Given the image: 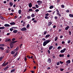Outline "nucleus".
Segmentation results:
<instances>
[{
  "label": "nucleus",
  "mask_w": 73,
  "mask_h": 73,
  "mask_svg": "<svg viewBox=\"0 0 73 73\" xmlns=\"http://www.w3.org/2000/svg\"><path fill=\"white\" fill-rule=\"evenodd\" d=\"M50 40H45L43 42V46H45L47 44H48L49 42H50Z\"/></svg>",
  "instance_id": "f257e3e1"
},
{
  "label": "nucleus",
  "mask_w": 73,
  "mask_h": 73,
  "mask_svg": "<svg viewBox=\"0 0 73 73\" xmlns=\"http://www.w3.org/2000/svg\"><path fill=\"white\" fill-rule=\"evenodd\" d=\"M17 42V41H16L11 42L10 44V46L11 47V48H12L13 47V45L14 43H16V42Z\"/></svg>",
  "instance_id": "f03ea898"
},
{
  "label": "nucleus",
  "mask_w": 73,
  "mask_h": 73,
  "mask_svg": "<svg viewBox=\"0 0 73 73\" xmlns=\"http://www.w3.org/2000/svg\"><path fill=\"white\" fill-rule=\"evenodd\" d=\"M65 50H66V48H64V49L61 50L60 51V53H64L65 52Z\"/></svg>",
  "instance_id": "7ed1b4c3"
},
{
  "label": "nucleus",
  "mask_w": 73,
  "mask_h": 73,
  "mask_svg": "<svg viewBox=\"0 0 73 73\" xmlns=\"http://www.w3.org/2000/svg\"><path fill=\"white\" fill-rule=\"evenodd\" d=\"M27 28L25 27H23L21 29V31H26Z\"/></svg>",
  "instance_id": "20e7f679"
},
{
  "label": "nucleus",
  "mask_w": 73,
  "mask_h": 73,
  "mask_svg": "<svg viewBox=\"0 0 73 73\" xmlns=\"http://www.w3.org/2000/svg\"><path fill=\"white\" fill-rule=\"evenodd\" d=\"M11 39L8 38H7L5 40V42H8V41H11Z\"/></svg>",
  "instance_id": "39448f33"
},
{
  "label": "nucleus",
  "mask_w": 73,
  "mask_h": 73,
  "mask_svg": "<svg viewBox=\"0 0 73 73\" xmlns=\"http://www.w3.org/2000/svg\"><path fill=\"white\" fill-rule=\"evenodd\" d=\"M52 22L51 21H48V26H50L51 25H52Z\"/></svg>",
  "instance_id": "423d86ee"
},
{
  "label": "nucleus",
  "mask_w": 73,
  "mask_h": 73,
  "mask_svg": "<svg viewBox=\"0 0 73 73\" xmlns=\"http://www.w3.org/2000/svg\"><path fill=\"white\" fill-rule=\"evenodd\" d=\"M7 64H8V62H7L6 63H3L2 64V66H6Z\"/></svg>",
  "instance_id": "0eeeda50"
},
{
  "label": "nucleus",
  "mask_w": 73,
  "mask_h": 73,
  "mask_svg": "<svg viewBox=\"0 0 73 73\" xmlns=\"http://www.w3.org/2000/svg\"><path fill=\"white\" fill-rule=\"evenodd\" d=\"M10 24L11 25H14L15 24V23L14 22H11L10 23Z\"/></svg>",
  "instance_id": "6e6552de"
},
{
  "label": "nucleus",
  "mask_w": 73,
  "mask_h": 73,
  "mask_svg": "<svg viewBox=\"0 0 73 73\" xmlns=\"http://www.w3.org/2000/svg\"><path fill=\"white\" fill-rule=\"evenodd\" d=\"M52 61L51 60V59L50 58H49L48 59L47 62H49V63H50Z\"/></svg>",
  "instance_id": "1a4fd4ad"
},
{
  "label": "nucleus",
  "mask_w": 73,
  "mask_h": 73,
  "mask_svg": "<svg viewBox=\"0 0 73 73\" xmlns=\"http://www.w3.org/2000/svg\"><path fill=\"white\" fill-rule=\"evenodd\" d=\"M18 32V31L17 30H15L13 31V32L14 33H16Z\"/></svg>",
  "instance_id": "9d476101"
},
{
  "label": "nucleus",
  "mask_w": 73,
  "mask_h": 73,
  "mask_svg": "<svg viewBox=\"0 0 73 73\" xmlns=\"http://www.w3.org/2000/svg\"><path fill=\"white\" fill-rule=\"evenodd\" d=\"M29 8H31L32 7V4L31 3H30L29 4Z\"/></svg>",
  "instance_id": "9b49d317"
},
{
  "label": "nucleus",
  "mask_w": 73,
  "mask_h": 73,
  "mask_svg": "<svg viewBox=\"0 0 73 73\" xmlns=\"http://www.w3.org/2000/svg\"><path fill=\"white\" fill-rule=\"evenodd\" d=\"M69 28H70V27L69 26H67L65 28V29L66 31H67V30H68V29Z\"/></svg>",
  "instance_id": "f8f14e48"
},
{
  "label": "nucleus",
  "mask_w": 73,
  "mask_h": 73,
  "mask_svg": "<svg viewBox=\"0 0 73 73\" xmlns=\"http://www.w3.org/2000/svg\"><path fill=\"white\" fill-rule=\"evenodd\" d=\"M66 62L68 64H70V60H68L66 61Z\"/></svg>",
  "instance_id": "ddd939ff"
},
{
  "label": "nucleus",
  "mask_w": 73,
  "mask_h": 73,
  "mask_svg": "<svg viewBox=\"0 0 73 73\" xmlns=\"http://www.w3.org/2000/svg\"><path fill=\"white\" fill-rule=\"evenodd\" d=\"M5 27H9L10 26V25L8 24H5L4 25Z\"/></svg>",
  "instance_id": "4468645a"
},
{
  "label": "nucleus",
  "mask_w": 73,
  "mask_h": 73,
  "mask_svg": "<svg viewBox=\"0 0 73 73\" xmlns=\"http://www.w3.org/2000/svg\"><path fill=\"white\" fill-rule=\"evenodd\" d=\"M53 48V46H50L49 48V50H50L51 49H52Z\"/></svg>",
  "instance_id": "2eb2a0df"
},
{
  "label": "nucleus",
  "mask_w": 73,
  "mask_h": 73,
  "mask_svg": "<svg viewBox=\"0 0 73 73\" xmlns=\"http://www.w3.org/2000/svg\"><path fill=\"white\" fill-rule=\"evenodd\" d=\"M9 67L8 66H7L6 67L4 68V70H7L8 69Z\"/></svg>",
  "instance_id": "dca6fc26"
},
{
  "label": "nucleus",
  "mask_w": 73,
  "mask_h": 73,
  "mask_svg": "<svg viewBox=\"0 0 73 73\" xmlns=\"http://www.w3.org/2000/svg\"><path fill=\"white\" fill-rule=\"evenodd\" d=\"M19 47H17L16 48L15 50L14 51L15 52H17V51L18 50H19Z\"/></svg>",
  "instance_id": "f3484780"
},
{
  "label": "nucleus",
  "mask_w": 73,
  "mask_h": 73,
  "mask_svg": "<svg viewBox=\"0 0 73 73\" xmlns=\"http://www.w3.org/2000/svg\"><path fill=\"white\" fill-rule=\"evenodd\" d=\"M54 8V6H51L49 7V8L50 9H53Z\"/></svg>",
  "instance_id": "a211bd4d"
},
{
  "label": "nucleus",
  "mask_w": 73,
  "mask_h": 73,
  "mask_svg": "<svg viewBox=\"0 0 73 73\" xmlns=\"http://www.w3.org/2000/svg\"><path fill=\"white\" fill-rule=\"evenodd\" d=\"M50 37V35H47L46 36L45 38H48V37Z\"/></svg>",
  "instance_id": "6ab92c4d"
},
{
  "label": "nucleus",
  "mask_w": 73,
  "mask_h": 73,
  "mask_svg": "<svg viewBox=\"0 0 73 73\" xmlns=\"http://www.w3.org/2000/svg\"><path fill=\"white\" fill-rule=\"evenodd\" d=\"M64 54H60L59 55V57H64Z\"/></svg>",
  "instance_id": "aec40b11"
},
{
  "label": "nucleus",
  "mask_w": 73,
  "mask_h": 73,
  "mask_svg": "<svg viewBox=\"0 0 73 73\" xmlns=\"http://www.w3.org/2000/svg\"><path fill=\"white\" fill-rule=\"evenodd\" d=\"M69 16L70 17H73V15L70 14L69 15Z\"/></svg>",
  "instance_id": "412c9836"
},
{
  "label": "nucleus",
  "mask_w": 73,
  "mask_h": 73,
  "mask_svg": "<svg viewBox=\"0 0 73 73\" xmlns=\"http://www.w3.org/2000/svg\"><path fill=\"white\" fill-rule=\"evenodd\" d=\"M5 29V27H0V29Z\"/></svg>",
  "instance_id": "4be33fe9"
},
{
  "label": "nucleus",
  "mask_w": 73,
  "mask_h": 73,
  "mask_svg": "<svg viewBox=\"0 0 73 73\" xmlns=\"http://www.w3.org/2000/svg\"><path fill=\"white\" fill-rule=\"evenodd\" d=\"M18 13L19 14H20H20H21V10H19L18 11Z\"/></svg>",
  "instance_id": "5701e85b"
},
{
  "label": "nucleus",
  "mask_w": 73,
  "mask_h": 73,
  "mask_svg": "<svg viewBox=\"0 0 73 73\" xmlns=\"http://www.w3.org/2000/svg\"><path fill=\"white\" fill-rule=\"evenodd\" d=\"M11 53L12 54H15V52L14 51H12L11 52Z\"/></svg>",
  "instance_id": "b1692460"
},
{
  "label": "nucleus",
  "mask_w": 73,
  "mask_h": 73,
  "mask_svg": "<svg viewBox=\"0 0 73 73\" xmlns=\"http://www.w3.org/2000/svg\"><path fill=\"white\" fill-rule=\"evenodd\" d=\"M0 49L2 50H4V48L0 46Z\"/></svg>",
  "instance_id": "393cba45"
},
{
  "label": "nucleus",
  "mask_w": 73,
  "mask_h": 73,
  "mask_svg": "<svg viewBox=\"0 0 73 73\" xmlns=\"http://www.w3.org/2000/svg\"><path fill=\"white\" fill-rule=\"evenodd\" d=\"M35 14H34L33 13H32L31 15V16L32 17H35Z\"/></svg>",
  "instance_id": "a878e982"
},
{
  "label": "nucleus",
  "mask_w": 73,
  "mask_h": 73,
  "mask_svg": "<svg viewBox=\"0 0 73 73\" xmlns=\"http://www.w3.org/2000/svg\"><path fill=\"white\" fill-rule=\"evenodd\" d=\"M56 15H58L60 17H61V14L60 13L56 14Z\"/></svg>",
  "instance_id": "bb28decb"
},
{
  "label": "nucleus",
  "mask_w": 73,
  "mask_h": 73,
  "mask_svg": "<svg viewBox=\"0 0 73 73\" xmlns=\"http://www.w3.org/2000/svg\"><path fill=\"white\" fill-rule=\"evenodd\" d=\"M15 71V69H13L11 71V73H13V72H14Z\"/></svg>",
  "instance_id": "cd10ccee"
},
{
  "label": "nucleus",
  "mask_w": 73,
  "mask_h": 73,
  "mask_svg": "<svg viewBox=\"0 0 73 73\" xmlns=\"http://www.w3.org/2000/svg\"><path fill=\"white\" fill-rule=\"evenodd\" d=\"M56 12H57L56 14L58 13H60V12H59V11H58V9H56Z\"/></svg>",
  "instance_id": "c85d7f7f"
},
{
  "label": "nucleus",
  "mask_w": 73,
  "mask_h": 73,
  "mask_svg": "<svg viewBox=\"0 0 73 73\" xmlns=\"http://www.w3.org/2000/svg\"><path fill=\"white\" fill-rule=\"evenodd\" d=\"M37 3H42V2L40 1H37Z\"/></svg>",
  "instance_id": "c756f323"
},
{
  "label": "nucleus",
  "mask_w": 73,
  "mask_h": 73,
  "mask_svg": "<svg viewBox=\"0 0 73 73\" xmlns=\"http://www.w3.org/2000/svg\"><path fill=\"white\" fill-rule=\"evenodd\" d=\"M58 38H57V37H55V39H54V40L55 41H57V40Z\"/></svg>",
  "instance_id": "7c9ffc66"
},
{
  "label": "nucleus",
  "mask_w": 73,
  "mask_h": 73,
  "mask_svg": "<svg viewBox=\"0 0 73 73\" xmlns=\"http://www.w3.org/2000/svg\"><path fill=\"white\" fill-rule=\"evenodd\" d=\"M17 53L18 52H17L14 55V57H16V56H17Z\"/></svg>",
  "instance_id": "2f4dec72"
},
{
  "label": "nucleus",
  "mask_w": 73,
  "mask_h": 73,
  "mask_svg": "<svg viewBox=\"0 0 73 73\" xmlns=\"http://www.w3.org/2000/svg\"><path fill=\"white\" fill-rule=\"evenodd\" d=\"M9 5H10L11 7H12V6L13 5V3L11 2H10L9 3Z\"/></svg>",
  "instance_id": "473e14b6"
},
{
  "label": "nucleus",
  "mask_w": 73,
  "mask_h": 73,
  "mask_svg": "<svg viewBox=\"0 0 73 73\" xmlns=\"http://www.w3.org/2000/svg\"><path fill=\"white\" fill-rule=\"evenodd\" d=\"M61 46H59L57 48L58 49H61Z\"/></svg>",
  "instance_id": "72a5a7b5"
},
{
  "label": "nucleus",
  "mask_w": 73,
  "mask_h": 73,
  "mask_svg": "<svg viewBox=\"0 0 73 73\" xmlns=\"http://www.w3.org/2000/svg\"><path fill=\"white\" fill-rule=\"evenodd\" d=\"M0 46H4V44H0Z\"/></svg>",
  "instance_id": "f704fd0d"
},
{
  "label": "nucleus",
  "mask_w": 73,
  "mask_h": 73,
  "mask_svg": "<svg viewBox=\"0 0 73 73\" xmlns=\"http://www.w3.org/2000/svg\"><path fill=\"white\" fill-rule=\"evenodd\" d=\"M35 11L36 12H38V11H39V9H36L35 10Z\"/></svg>",
  "instance_id": "c9c22d12"
},
{
  "label": "nucleus",
  "mask_w": 73,
  "mask_h": 73,
  "mask_svg": "<svg viewBox=\"0 0 73 73\" xmlns=\"http://www.w3.org/2000/svg\"><path fill=\"white\" fill-rule=\"evenodd\" d=\"M44 17L46 19H47V20H48V19H49V18H48V17L46 16H45Z\"/></svg>",
  "instance_id": "e433bc0d"
},
{
  "label": "nucleus",
  "mask_w": 73,
  "mask_h": 73,
  "mask_svg": "<svg viewBox=\"0 0 73 73\" xmlns=\"http://www.w3.org/2000/svg\"><path fill=\"white\" fill-rule=\"evenodd\" d=\"M31 17L30 16H28L27 17V19H31Z\"/></svg>",
  "instance_id": "4c0bfd02"
},
{
  "label": "nucleus",
  "mask_w": 73,
  "mask_h": 73,
  "mask_svg": "<svg viewBox=\"0 0 73 73\" xmlns=\"http://www.w3.org/2000/svg\"><path fill=\"white\" fill-rule=\"evenodd\" d=\"M12 28H14V29H17V27H12Z\"/></svg>",
  "instance_id": "58836bf2"
},
{
  "label": "nucleus",
  "mask_w": 73,
  "mask_h": 73,
  "mask_svg": "<svg viewBox=\"0 0 73 73\" xmlns=\"http://www.w3.org/2000/svg\"><path fill=\"white\" fill-rule=\"evenodd\" d=\"M29 11H31V12H32L33 11V10L32 9H29Z\"/></svg>",
  "instance_id": "ea45409f"
},
{
  "label": "nucleus",
  "mask_w": 73,
  "mask_h": 73,
  "mask_svg": "<svg viewBox=\"0 0 73 73\" xmlns=\"http://www.w3.org/2000/svg\"><path fill=\"white\" fill-rule=\"evenodd\" d=\"M29 24H28L27 25V28H29Z\"/></svg>",
  "instance_id": "a19ab883"
},
{
  "label": "nucleus",
  "mask_w": 73,
  "mask_h": 73,
  "mask_svg": "<svg viewBox=\"0 0 73 73\" xmlns=\"http://www.w3.org/2000/svg\"><path fill=\"white\" fill-rule=\"evenodd\" d=\"M35 7H36V8H38V5H36Z\"/></svg>",
  "instance_id": "79ce46f5"
},
{
  "label": "nucleus",
  "mask_w": 73,
  "mask_h": 73,
  "mask_svg": "<svg viewBox=\"0 0 73 73\" xmlns=\"http://www.w3.org/2000/svg\"><path fill=\"white\" fill-rule=\"evenodd\" d=\"M45 15L46 16H49V13H47Z\"/></svg>",
  "instance_id": "37998d69"
},
{
  "label": "nucleus",
  "mask_w": 73,
  "mask_h": 73,
  "mask_svg": "<svg viewBox=\"0 0 73 73\" xmlns=\"http://www.w3.org/2000/svg\"><path fill=\"white\" fill-rule=\"evenodd\" d=\"M13 30V28H11V29H10V31H12Z\"/></svg>",
  "instance_id": "c03bdc74"
},
{
  "label": "nucleus",
  "mask_w": 73,
  "mask_h": 73,
  "mask_svg": "<svg viewBox=\"0 0 73 73\" xmlns=\"http://www.w3.org/2000/svg\"><path fill=\"white\" fill-rule=\"evenodd\" d=\"M47 33V32H46V31H45L44 32V33L43 35H46V34Z\"/></svg>",
  "instance_id": "a18cd8bd"
},
{
  "label": "nucleus",
  "mask_w": 73,
  "mask_h": 73,
  "mask_svg": "<svg viewBox=\"0 0 73 73\" xmlns=\"http://www.w3.org/2000/svg\"><path fill=\"white\" fill-rule=\"evenodd\" d=\"M48 52L49 54H50V50H48Z\"/></svg>",
  "instance_id": "49530a36"
},
{
  "label": "nucleus",
  "mask_w": 73,
  "mask_h": 73,
  "mask_svg": "<svg viewBox=\"0 0 73 73\" xmlns=\"http://www.w3.org/2000/svg\"><path fill=\"white\" fill-rule=\"evenodd\" d=\"M52 12V11L51 10H49L47 12Z\"/></svg>",
  "instance_id": "de8ad7c7"
},
{
  "label": "nucleus",
  "mask_w": 73,
  "mask_h": 73,
  "mask_svg": "<svg viewBox=\"0 0 73 73\" xmlns=\"http://www.w3.org/2000/svg\"><path fill=\"white\" fill-rule=\"evenodd\" d=\"M56 64L57 65H60V62H57Z\"/></svg>",
  "instance_id": "09e8293b"
},
{
  "label": "nucleus",
  "mask_w": 73,
  "mask_h": 73,
  "mask_svg": "<svg viewBox=\"0 0 73 73\" xmlns=\"http://www.w3.org/2000/svg\"><path fill=\"white\" fill-rule=\"evenodd\" d=\"M3 58V57H1L0 58V61H1L2 60V59Z\"/></svg>",
  "instance_id": "8fccbe9b"
},
{
  "label": "nucleus",
  "mask_w": 73,
  "mask_h": 73,
  "mask_svg": "<svg viewBox=\"0 0 73 73\" xmlns=\"http://www.w3.org/2000/svg\"><path fill=\"white\" fill-rule=\"evenodd\" d=\"M60 63L61 64H63V63H64V62H62L61 61H60Z\"/></svg>",
  "instance_id": "3c124183"
},
{
  "label": "nucleus",
  "mask_w": 73,
  "mask_h": 73,
  "mask_svg": "<svg viewBox=\"0 0 73 73\" xmlns=\"http://www.w3.org/2000/svg\"><path fill=\"white\" fill-rule=\"evenodd\" d=\"M33 9H36V7H32Z\"/></svg>",
  "instance_id": "603ef678"
},
{
  "label": "nucleus",
  "mask_w": 73,
  "mask_h": 73,
  "mask_svg": "<svg viewBox=\"0 0 73 73\" xmlns=\"http://www.w3.org/2000/svg\"><path fill=\"white\" fill-rule=\"evenodd\" d=\"M69 35H71V31H70L69 32Z\"/></svg>",
  "instance_id": "864d4df0"
},
{
  "label": "nucleus",
  "mask_w": 73,
  "mask_h": 73,
  "mask_svg": "<svg viewBox=\"0 0 73 73\" xmlns=\"http://www.w3.org/2000/svg\"><path fill=\"white\" fill-rule=\"evenodd\" d=\"M66 12L67 13H69V10H68L66 11Z\"/></svg>",
  "instance_id": "5fc2aeb1"
},
{
  "label": "nucleus",
  "mask_w": 73,
  "mask_h": 73,
  "mask_svg": "<svg viewBox=\"0 0 73 73\" xmlns=\"http://www.w3.org/2000/svg\"><path fill=\"white\" fill-rule=\"evenodd\" d=\"M62 8H64L65 7V6L64 5H62Z\"/></svg>",
  "instance_id": "6e6d98bb"
},
{
  "label": "nucleus",
  "mask_w": 73,
  "mask_h": 73,
  "mask_svg": "<svg viewBox=\"0 0 73 73\" xmlns=\"http://www.w3.org/2000/svg\"><path fill=\"white\" fill-rule=\"evenodd\" d=\"M60 70H61V71H62L64 70V69L60 68Z\"/></svg>",
  "instance_id": "4d7b16f0"
},
{
  "label": "nucleus",
  "mask_w": 73,
  "mask_h": 73,
  "mask_svg": "<svg viewBox=\"0 0 73 73\" xmlns=\"http://www.w3.org/2000/svg\"><path fill=\"white\" fill-rule=\"evenodd\" d=\"M57 18H58V17H57L55 16V17H54V19H57Z\"/></svg>",
  "instance_id": "13d9d810"
},
{
  "label": "nucleus",
  "mask_w": 73,
  "mask_h": 73,
  "mask_svg": "<svg viewBox=\"0 0 73 73\" xmlns=\"http://www.w3.org/2000/svg\"><path fill=\"white\" fill-rule=\"evenodd\" d=\"M3 3H4V4H6V3H7V1H4L3 2Z\"/></svg>",
  "instance_id": "bf43d9fd"
},
{
  "label": "nucleus",
  "mask_w": 73,
  "mask_h": 73,
  "mask_svg": "<svg viewBox=\"0 0 73 73\" xmlns=\"http://www.w3.org/2000/svg\"><path fill=\"white\" fill-rule=\"evenodd\" d=\"M15 40H16V38H13L12 39V41H15Z\"/></svg>",
  "instance_id": "052dcab7"
},
{
  "label": "nucleus",
  "mask_w": 73,
  "mask_h": 73,
  "mask_svg": "<svg viewBox=\"0 0 73 73\" xmlns=\"http://www.w3.org/2000/svg\"><path fill=\"white\" fill-rule=\"evenodd\" d=\"M62 44H65V42H64V41H62Z\"/></svg>",
  "instance_id": "680f3d73"
},
{
  "label": "nucleus",
  "mask_w": 73,
  "mask_h": 73,
  "mask_svg": "<svg viewBox=\"0 0 73 73\" xmlns=\"http://www.w3.org/2000/svg\"><path fill=\"white\" fill-rule=\"evenodd\" d=\"M0 18L1 19H3V18L2 17V16H0Z\"/></svg>",
  "instance_id": "e2e57ef3"
},
{
  "label": "nucleus",
  "mask_w": 73,
  "mask_h": 73,
  "mask_svg": "<svg viewBox=\"0 0 73 73\" xmlns=\"http://www.w3.org/2000/svg\"><path fill=\"white\" fill-rule=\"evenodd\" d=\"M70 40H69V41H68V44H69V43H70Z\"/></svg>",
  "instance_id": "0e129e2a"
},
{
  "label": "nucleus",
  "mask_w": 73,
  "mask_h": 73,
  "mask_svg": "<svg viewBox=\"0 0 73 73\" xmlns=\"http://www.w3.org/2000/svg\"><path fill=\"white\" fill-rule=\"evenodd\" d=\"M56 26L55 25L53 26V28H56Z\"/></svg>",
  "instance_id": "69168bd1"
},
{
  "label": "nucleus",
  "mask_w": 73,
  "mask_h": 73,
  "mask_svg": "<svg viewBox=\"0 0 73 73\" xmlns=\"http://www.w3.org/2000/svg\"><path fill=\"white\" fill-rule=\"evenodd\" d=\"M31 72L32 73H35V71H31Z\"/></svg>",
  "instance_id": "338daca9"
},
{
  "label": "nucleus",
  "mask_w": 73,
  "mask_h": 73,
  "mask_svg": "<svg viewBox=\"0 0 73 73\" xmlns=\"http://www.w3.org/2000/svg\"><path fill=\"white\" fill-rule=\"evenodd\" d=\"M10 35V33H7V36H8Z\"/></svg>",
  "instance_id": "774afa93"
}]
</instances>
